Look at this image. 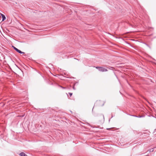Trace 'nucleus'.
<instances>
[{"instance_id": "obj_1", "label": "nucleus", "mask_w": 156, "mask_h": 156, "mask_svg": "<svg viewBox=\"0 0 156 156\" xmlns=\"http://www.w3.org/2000/svg\"><path fill=\"white\" fill-rule=\"evenodd\" d=\"M96 68L97 69H98V70L101 72H106L108 71V70L107 69H105V68L103 67H96Z\"/></svg>"}, {"instance_id": "obj_2", "label": "nucleus", "mask_w": 156, "mask_h": 156, "mask_svg": "<svg viewBox=\"0 0 156 156\" xmlns=\"http://www.w3.org/2000/svg\"><path fill=\"white\" fill-rule=\"evenodd\" d=\"M12 47L14 48V49L17 52H18L20 54H24V52H23L22 51H21L20 50H19L17 48H16L14 46H12Z\"/></svg>"}, {"instance_id": "obj_3", "label": "nucleus", "mask_w": 156, "mask_h": 156, "mask_svg": "<svg viewBox=\"0 0 156 156\" xmlns=\"http://www.w3.org/2000/svg\"><path fill=\"white\" fill-rule=\"evenodd\" d=\"M0 15H1V16H2V21H4L6 17L3 14L0 13Z\"/></svg>"}, {"instance_id": "obj_4", "label": "nucleus", "mask_w": 156, "mask_h": 156, "mask_svg": "<svg viewBox=\"0 0 156 156\" xmlns=\"http://www.w3.org/2000/svg\"><path fill=\"white\" fill-rule=\"evenodd\" d=\"M154 151V148H152L149 150H148V151H149V152H152Z\"/></svg>"}, {"instance_id": "obj_5", "label": "nucleus", "mask_w": 156, "mask_h": 156, "mask_svg": "<svg viewBox=\"0 0 156 156\" xmlns=\"http://www.w3.org/2000/svg\"><path fill=\"white\" fill-rule=\"evenodd\" d=\"M144 117V116L143 115H141V116H137V117L138 118H141Z\"/></svg>"}, {"instance_id": "obj_6", "label": "nucleus", "mask_w": 156, "mask_h": 156, "mask_svg": "<svg viewBox=\"0 0 156 156\" xmlns=\"http://www.w3.org/2000/svg\"><path fill=\"white\" fill-rule=\"evenodd\" d=\"M69 94L71 97L72 95L73 94L71 93H69Z\"/></svg>"}, {"instance_id": "obj_7", "label": "nucleus", "mask_w": 156, "mask_h": 156, "mask_svg": "<svg viewBox=\"0 0 156 156\" xmlns=\"http://www.w3.org/2000/svg\"><path fill=\"white\" fill-rule=\"evenodd\" d=\"M59 87H61L62 89H65V87H62V86H59Z\"/></svg>"}, {"instance_id": "obj_8", "label": "nucleus", "mask_w": 156, "mask_h": 156, "mask_svg": "<svg viewBox=\"0 0 156 156\" xmlns=\"http://www.w3.org/2000/svg\"><path fill=\"white\" fill-rule=\"evenodd\" d=\"M132 116H134V117H137V116H136L135 115H132Z\"/></svg>"}, {"instance_id": "obj_9", "label": "nucleus", "mask_w": 156, "mask_h": 156, "mask_svg": "<svg viewBox=\"0 0 156 156\" xmlns=\"http://www.w3.org/2000/svg\"><path fill=\"white\" fill-rule=\"evenodd\" d=\"M102 117H103V119H104V115H103Z\"/></svg>"}, {"instance_id": "obj_10", "label": "nucleus", "mask_w": 156, "mask_h": 156, "mask_svg": "<svg viewBox=\"0 0 156 156\" xmlns=\"http://www.w3.org/2000/svg\"><path fill=\"white\" fill-rule=\"evenodd\" d=\"M24 116V115H23L22 116V117H23Z\"/></svg>"}, {"instance_id": "obj_11", "label": "nucleus", "mask_w": 156, "mask_h": 156, "mask_svg": "<svg viewBox=\"0 0 156 156\" xmlns=\"http://www.w3.org/2000/svg\"><path fill=\"white\" fill-rule=\"evenodd\" d=\"M73 89H74V90H75V88H74V86L73 87Z\"/></svg>"}, {"instance_id": "obj_12", "label": "nucleus", "mask_w": 156, "mask_h": 156, "mask_svg": "<svg viewBox=\"0 0 156 156\" xmlns=\"http://www.w3.org/2000/svg\"><path fill=\"white\" fill-rule=\"evenodd\" d=\"M101 118H102V115H101Z\"/></svg>"}]
</instances>
